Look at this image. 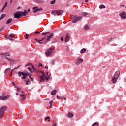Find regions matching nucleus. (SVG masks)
Here are the masks:
<instances>
[{
  "mask_svg": "<svg viewBox=\"0 0 126 126\" xmlns=\"http://www.w3.org/2000/svg\"><path fill=\"white\" fill-rule=\"evenodd\" d=\"M51 13L53 15H54V16H57V15L59 16H62L63 14V10H54V11H52L51 12Z\"/></svg>",
  "mask_w": 126,
  "mask_h": 126,
  "instance_id": "f257e3e1",
  "label": "nucleus"
},
{
  "mask_svg": "<svg viewBox=\"0 0 126 126\" xmlns=\"http://www.w3.org/2000/svg\"><path fill=\"white\" fill-rule=\"evenodd\" d=\"M72 22L73 23H76V22H78V21H80L82 18V16H72Z\"/></svg>",
  "mask_w": 126,
  "mask_h": 126,
  "instance_id": "f03ea898",
  "label": "nucleus"
},
{
  "mask_svg": "<svg viewBox=\"0 0 126 126\" xmlns=\"http://www.w3.org/2000/svg\"><path fill=\"white\" fill-rule=\"evenodd\" d=\"M7 110V107L3 106L0 109V119H2V116L4 115V113Z\"/></svg>",
  "mask_w": 126,
  "mask_h": 126,
  "instance_id": "7ed1b4c3",
  "label": "nucleus"
},
{
  "mask_svg": "<svg viewBox=\"0 0 126 126\" xmlns=\"http://www.w3.org/2000/svg\"><path fill=\"white\" fill-rule=\"evenodd\" d=\"M18 76H20V77L22 75L23 77L22 78V79L24 80V79H26V76H28V72H27V73H25L23 72L19 71L18 72Z\"/></svg>",
  "mask_w": 126,
  "mask_h": 126,
  "instance_id": "20e7f679",
  "label": "nucleus"
},
{
  "mask_svg": "<svg viewBox=\"0 0 126 126\" xmlns=\"http://www.w3.org/2000/svg\"><path fill=\"white\" fill-rule=\"evenodd\" d=\"M53 52H54V49H53L51 48H49L46 50V51L45 52V55L47 57H50V56H52V55L53 54Z\"/></svg>",
  "mask_w": 126,
  "mask_h": 126,
  "instance_id": "39448f33",
  "label": "nucleus"
},
{
  "mask_svg": "<svg viewBox=\"0 0 126 126\" xmlns=\"http://www.w3.org/2000/svg\"><path fill=\"white\" fill-rule=\"evenodd\" d=\"M22 16H23V15L21 11H18L14 14V18H17V19H19L20 17H22Z\"/></svg>",
  "mask_w": 126,
  "mask_h": 126,
  "instance_id": "423d86ee",
  "label": "nucleus"
},
{
  "mask_svg": "<svg viewBox=\"0 0 126 126\" xmlns=\"http://www.w3.org/2000/svg\"><path fill=\"white\" fill-rule=\"evenodd\" d=\"M2 55H3L4 56H5V57H6V60L10 61V63H12L11 62H14V60L13 59H10L7 58V57H9V56H10L9 53L6 52L4 53H2Z\"/></svg>",
  "mask_w": 126,
  "mask_h": 126,
  "instance_id": "0eeeda50",
  "label": "nucleus"
},
{
  "mask_svg": "<svg viewBox=\"0 0 126 126\" xmlns=\"http://www.w3.org/2000/svg\"><path fill=\"white\" fill-rule=\"evenodd\" d=\"M82 63H83V59H82V58H78L76 60L75 64H76V65H79V64H81Z\"/></svg>",
  "mask_w": 126,
  "mask_h": 126,
  "instance_id": "6e6552de",
  "label": "nucleus"
},
{
  "mask_svg": "<svg viewBox=\"0 0 126 126\" xmlns=\"http://www.w3.org/2000/svg\"><path fill=\"white\" fill-rule=\"evenodd\" d=\"M33 11L32 12H33V13H36V12H38V11H41L42 10H43V8H39L38 7H34L33 8Z\"/></svg>",
  "mask_w": 126,
  "mask_h": 126,
  "instance_id": "1a4fd4ad",
  "label": "nucleus"
},
{
  "mask_svg": "<svg viewBox=\"0 0 126 126\" xmlns=\"http://www.w3.org/2000/svg\"><path fill=\"white\" fill-rule=\"evenodd\" d=\"M21 92L22 93H23V94H20V96L21 97H22L21 98L22 101H24V100L26 99V95H25V93H24L23 91H21Z\"/></svg>",
  "mask_w": 126,
  "mask_h": 126,
  "instance_id": "9d476101",
  "label": "nucleus"
},
{
  "mask_svg": "<svg viewBox=\"0 0 126 126\" xmlns=\"http://www.w3.org/2000/svg\"><path fill=\"white\" fill-rule=\"evenodd\" d=\"M119 16H120L122 19H126V14L125 12H122L120 14Z\"/></svg>",
  "mask_w": 126,
  "mask_h": 126,
  "instance_id": "9b49d317",
  "label": "nucleus"
},
{
  "mask_svg": "<svg viewBox=\"0 0 126 126\" xmlns=\"http://www.w3.org/2000/svg\"><path fill=\"white\" fill-rule=\"evenodd\" d=\"M54 37V33H51L49 36H47V42H50V40Z\"/></svg>",
  "mask_w": 126,
  "mask_h": 126,
  "instance_id": "f8f14e48",
  "label": "nucleus"
},
{
  "mask_svg": "<svg viewBox=\"0 0 126 126\" xmlns=\"http://www.w3.org/2000/svg\"><path fill=\"white\" fill-rule=\"evenodd\" d=\"M0 100H2V101H4L5 100H8V96H0Z\"/></svg>",
  "mask_w": 126,
  "mask_h": 126,
  "instance_id": "ddd939ff",
  "label": "nucleus"
},
{
  "mask_svg": "<svg viewBox=\"0 0 126 126\" xmlns=\"http://www.w3.org/2000/svg\"><path fill=\"white\" fill-rule=\"evenodd\" d=\"M69 38H70V36L69 35V34L66 33V38L65 39V43L68 42V41L69 40Z\"/></svg>",
  "mask_w": 126,
  "mask_h": 126,
  "instance_id": "4468645a",
  "label": "nucleus"
},
{
  "mask_svg": "<svg viewBox=\"0 0 126 126\" xmlns=\"http://www.w3.org/2000/svg\"><path fill=\"white\" fill-rule=\"evenodd\" d=\"M114 77H116L117 78H119V76H120V72L119 71H117L115 73Z\"/></svg>",
  "mask_w": 126,
  "mask_h": 126,
  "instance_id": "2eb2a0df",
  "label": "nucleus"
},
{
  "mask_svg": "<svg viewBox=\"0 0 126 126\" xmlns=\"http://www.w3.org/2000/svg\"><path fill=\"white\" fill-rule=\"evenodd\" d=\"M21 12L23 16H25L27 15V14H28V12H27V10H25L24 12Z\"/></svg>",
  "mask_w": 126,
  "mask_h": 126,
  "instance_id": "dca6fc26",
  "label": "nucleus"
},
{
  "mask_svg": "<svg viewBox=\"0 0 126 126\" xmlns=\"http://www.w3.org/2000/svg\"><path fill=\"white\" fill-rule=\"evenodd\" d=\"M57 99H58V100H61V99H64V100L65 101H66V98L63 97V96H59V95H57Z\"/></svg>",
  "mask_w": 126,
  "mask_h": 126,
  "instance_id": "f3484780",
  "label": "nucleus"
},
{
  "mask_svg": "<svg viewBox=\"0 0 126 126\" xmlns=\"http://www.w3.org/2000/svg\"><path fill=\"white\" fill-rule=\"evenodd\" d=\"M112 80L113 83H116V82H117V80H118V78L114 76Z\"/></svg>",
  "mask_w": 126,
  "mask_h": 126,
  "instance_id": "a211bd4d",
  "label": "nucleus"
},
{
  "mask_svg": "<svg viewBox=\"0 0 126 126\" xmlns=\"http://www.w3.org/2000/svg\"><path fill=\"white\" fill-rule=\"evenodd\" d=\"M56 93H57V90H53L51 92V95H52L53 96H55V95H56Z\"/></svg>",
  "mask_w": 126,
  "mask_h": 126,
  "instance_id": "6ab92c4d",
  "label": "nucleus"
},
{
  "mask_svg": "<svg viewBox=\"0 0 126 126\" xmlns=\"http://www.w3.org/2000/svg\"><path fill=\"white\" fill-rule=\"evenodd\" d=\"M7 6V2H6L5 3V4H4V6H3V7L2 8V9H1V12H2V11H3V10H4V9H5V7H6Z\"/></svg>",
  "mask_w": 126,
  "mask_h": 126,
  "instance_id": "aec40b11",
  "label": "nucleus"
},
{
  "mask_svg": "<svg viewBox=\"0 0 126 126\" xmlns=\"http://www.w3.org/2000/svg\"><path fill=\"white\" fill-rule=\"evenodd\" d=\"M86 52V49L85 48H83L81 50L80 53L81 54H84Z\"/></svg>",
  "mask_w": 126,
  "mask_h": 126,
  "instance_id": "412c9836",
  "label": "nucleus"
},
{
  "mask_svg": "<svg viewBox=\"0 0 126 126\" xmlns=\"http://www.w3.org/2000/svg\"><path fill=\"white\" fill-rule=\"evenodd\" d=\"M11 21H12V19L10 18L6 22V24H9L10 23H11Z\"/></svg>",
  "mask_w": 126,
  "mask_h": 126,
  "instance_id": "4be33fe9",
  "label": "nucleus"
},
{
  "mask_svg": "<svg viewBox=\"0 0 126 126\" xmlns=\"http://www.w3.org/2000/svg\"><path fill=\"white\" fill-rule=\"evenodd\" d=\"M27 69L30 71V72H31V73H33V72H34V70L30 67H28Z\"/></svg>",
  "mask_w": 126,
  "mask_h": 126,
  "instance_id": "5701e85b",
  "label": "nucleus"
},
{
  "mask_svg": "<svg viewBox=\"0 0 126 126\" xmlns=\"http://www.w3.org/2000/svg\"><path fill=\"white\" fill-rule=\"evenodd\" d=\"M31 66H32L33 71H34L35 72H37V69H36V68H35V67L33 66V65L31 64Z\"/></svg>",
  "mask_w": 126,
  "mask_h": 126,
  "instance_id": "b1692460",
  "label": "nucleus"
},
{
  "mask_svg": "<svg viewBox=\"0 0 126 126\" xmlns=\"http://www.w3.org/2000/svg\"><path fill=\"white\" fill-rule=\"evenodd\" d=\"M68 117L69 118H73V117H74V115L71 113H68Z\"/></svg>",
  "mask_w": 126,
  "mask_h": 126,
  "instance_id": "393cba45",
  "label": "nucleus"
},
{
  "mask_svg": "<svg viewBox=\"0 0 126 126\" xmlns=\"http://www.w3.org/2000/svg\"><path fill=\"white\" fill-rule=\"evenodd\" d=\"M6 16L5 14H2L0 17V20H1L2 19H3L4 18V17Z\"/></svg>",
  "mask_w": 126,
  "mask_h": 126,
  "instance_id": "a878e982",
  "label": "nucleus"
},
{
  "mask_svg": "<svg viewBox=\"0 0 126 126\" xmlns=\"http://www.w3.org/2000/svg\"><path fill=\"white\" fill-rule=\"evenodd\" d=\"M10 70H11V68L6 69L4 71V73H7V72H8L9 71H10Z\"/></svg>",
  "mask_w": 126,
  "mask_h": 126,
  "instance_id": "bb28decb",
  "label": "nucleus"
},
{
  "mask_svg": "<svg viewBox=\"0 0 126 126\" xmlns=\"http://www.w3.org/2000/svg\"><path fill=\"white\" fill-rule=\"evenodd\" d=\"M84 29L85 30H88V29H89V26L87 25H85Z\"/></svg>",
  "mask_w": 126,
  "mask_h": 126,
  "instance_id": "cd10ccee",
  "label": "nucleus"
},
{
  "mask_svg": "<svg viewBox=\"0 0 126 126\" xmlns=\"http://www.w3.org/2000/svg\"><path fill=\"white\" fill-rule=\"evenodd\" d=\"M99 8H100V9H102L103 8H106V6H105V5H100L99 6Z\"/></svg>",
  "mask_w": 126,
  "mask_h": 126,
  "instance_id": "c85d7f7f",
  "label": "nucleus"
},
{
  "mask_svg": "<svg viewBox=\"0 0 126 126\" xmlns=\"http://www.w3.org/2000/svg\"><path fill=\"white\" fill-rule=\"evenodd\" d=\"M48 34H50V32H44L42 34L43 36H47Z\"/></svg>",
  "mask_w": 126,
  "mask_h": 126,
  "instance_id": "c756f323",
  "label": "nucleus"
},
{
  "mask_svg": "<svg viewBox=\"0 0 126 126\" xmlns=\"http://www.w3.org/2000/svg\"><path fill=\"white\" fill-rule=\"evenodd\" d=\"M82 15L83 16H87V15H88V13H86V12H84L82 13Z\"/></svg>",
  "mask_w": 126,
  "mask_h": 126,
  "instance_id": "7c9ffc66",
  "label": "nucleus"
},
{
  "mask_svg": "<svg viewBox=\"0 0 126 126\" xmlns=\"http://www.w3.org/2000/svg\"><path fill=\"white\" fill-rule=\"evenodd\" d=\"M48 120V122H51V120H50V117H47L45 118V121H47Z\"/></svg>",
  "mask_w": 126,
  "mask_h": 126,
  "instance_id": "2f4dec72",
  "label": "nucleus"
},
{
  "mask_svg": "<svg viewBox=\"0 0 126 126\" xmlns=\"http://www.w3.org/2000/svg\"><path fill=\"white\" fill-rule=\"evenodd\" d=\"M40 72L42 74V76H44V77L46 76V74H45V72L41 71Z\"/></svg>",
  "mask_w": 126,
  "mask_h": 126,
  "instance_id": "473e14b6",
  "label": "nucleus"
},
{
  "mask_svg": "<svg viewBox=\"0 0 126 126\" xmlns=\"http://www.w3.org/2000/svg\"><path fill=\"white\" fill-rule=\"evenodd\" d=\"M26 85H29V84H31V81H26Z\"/></svg>",
  "mask_w": 126,
  "mask_h": 126,
  "instance_id": "72a5a7b5",
  "label": "nucleus"
},
{
  "mask_svg": "<svg viewBox=\"0 0 126 126\" xmlns=\"http://www.w3.org/2000/svg\"><path fill=\"white\" fill-rule=\"evenodd\" d=\"M20 67V66H18L17 67V68H15L14 69H13L11 72V75H12V72L13 71V70H15V69H17V68H18Z\"/></svg>",
  "mask_w": 126,
  "mask_h": 126,
  "instance_id": "f704fd0d",
  "label": "nucleus"
},
{
  "mask_svg": "<svg viewBox=\"0 0 126 126\" xmlns=\"http://www.w3.org/2000/svg\"><path fill=\"white\" fill-rule=\"evenodd\" d=\"M37 2H38V3H43V1L42 0H37Z\"/></svg>",
  "mask_w": 126,
  "mask_h": 126,
  "instance_id": "c9c22d12",
  "label": "nucleus"
},
{
  "mask_svg": "<svg viewBox=\"0 0 126 126\" xmlns=\"http://www.w3.org/2000/svg\"><path fill=\"white\" fill-rule=\"evenodd\" d=\"M29 37V34H26V36H25V39H26V40H27V39H28Z\"/></svg>",
  "mask_w": 126,
  "mask_h": 126,
  "instance_id": "e433bc0d",
  "label": "nucleus"
},
{
  "mask_svg": "<svg viewBox=\"0 0 126 126\" xmlns=\"http://www.w3.org/2000/svg\"><path fill=\"white\" fill-rule=\"evenodd\" d=\"M56 3V0H53L50 2V4H55Z\"/></svg>",
  "mask_w": 126,
  "mask_h": 126,
  "instance_id": "4c0bfd02",
  "label": "nucleus"
},
{
  "mask_svg": "<svg viewBox=\"0 0 126 126\" xmlns=\"http://www.w3.org/2000/svg\"><path fill=\"white\" fill-rule=\"evenodd\" d=\"M49 104H50V108H52V105H53V100L50 101L49 102Z\"/></svg>",
  "mask_w": 126,
  "mask_h": 126,
  "instance_id": "58836bf2",
  "label": "nucleus"
},
{
  "mask_svg": "<svg viewBox=\"0 0 126 126\" xmlns=\"http://www.w3.org/2000/svg\"><path fill=\"white\" fill-rule=\"evenodd\" d=\"M94 125L95 126H99V122H95L94 123Z\"/></svg>",
  "mask_w": 126,
  "mask_h": 126,
  "instance_id": "ea45409f",
  "label": "nucleus"
},
{
  "mask_svg": "<svg viewBox=\"0 0 126 126\" xmlns=\"http://www.w3.org/2000/svg\"><path fill=\"white\" fill-rule=\"evenodd\" d=\"M66 50L67 52H69V47H68V46L67 45L66 46Z\"/></svg>",
  "mask_w": 126,
  "mask_h": 126,
  "instance_id": "a19ab883",
  "label": "nucleus"
},
{
  "mask_svg": "<svg viewBox=\"0 0 126 126\" xmlns=\"http://www.w3.org/2000/svg\"><path fill=\"white\" fill-rule=\"evenodd\" d=\"M39 81L40 82H44V81H45V79H40Z\"/></svg>",
  "mask_w": 126,
  "mask_h": 126,
  "instance_id": "79ce46f5",
  "label": "nucleus"
},
{
  "mask_svg": "<svg viewBox=\"0 0 126 126\" xmlns=\"http://www.w3.org/2000/svg\"><path fill=\"white\" fill-rule=\"evenodd\" d=\"M45 78L46 80H49L50 79V76H49L48 77L45 76Z\"/></svg>",
  "mask_w": 126,
  "mask_h": 126,
  "instance_id": "37998d69",
  "label": "nucleus"
},
{
  "mask_svg": "<svg viewBox=\"0 0 126 126\" xmlns=\"http://www.w3.org/2000/svg\"><path fill=\"white\" fill-rule=\"evenodd\" d=\"M16 88L17 89V91H18V92H20V88L18 87H16Z\"/></svg>",
  "mask_w": 126,
  "mask_h": 126,
  "instance_id": "c03bdc74",
  "label": "nucleus"
},
{
  "mask_svg": "<svg viewBox=\"0 0 126 126\" xmlns=\"http://www.w3.org/2000/svg\"><path fill=\"white\" fill-rule=\"evenodd\" d=\"M9 37H10V38H14V34H10Z\"/></svg>",
  "mask_w": 126,
  "mask_h": 126,
  "instance_id": "a18cd8bd",
  "label": "nucleus"
},
{
  "mask_svg": "<svg viewBox=\"0 0 126 126\" xmlns=\"http://www.w3.org/2000/svg\"><path fill=\"white\" fill-rule=\"evenodd\" d=\"M34 34H40V32L36 31L34 32Z\"/></svg>",
  "mask_w": 126,
  "mask_h": 126,
  "instance_id": "49530a36",
  "label": "nucleus"
},
{
  "mask_svg": "<svg viewBox=\"0 0 126 126\" xmlns=\"http://www.w3.org/2000/svg\"><path fill=\"white\" fill-rule=\"evenodd\" d=\"M39 77L40 79H45L44 78L45 77L44 76H39Z\"/></svg>",
  "mask_w": 126,
  "mask_h": 126,
  "instance_id": "de8ad7c7",
  "label": "nucleus"
},
{
  "mask_svg": "<svg viewBox=\"0 0 126 126\" xmlns=\"http://www.w3.org/2000/svg\"><path fill=\"white\" fill-rule=\"evenodd\" d=\"M45 39V37L43 38L41 40H39L38 41V42H42V41H43Z\"/></svg>",
  "mask_w": 126,
  "mask_h": 126,
  "instance_id": "09e8293b",
  "label": "nucleus"
},
{
  "mask_svg": "<svg viewBox=\"0 0 126 126\" xmlns=\"http://www.w3.org/2000/svg\"><path fill=\"white\" fill-rule=\"evenodd\" d=\"M39 66H41V67H43V65L41 63H39Z\"/></svg>",
  "mask_w": 126,
  "mask_h": 126,
  "instance_id": "8fccbe9b",
  "label": "nucleus"
},
{
  "mask_svg": "<svg viewBox=\"0 0 126 126\" xmlns=\"http://www.w3.org/2000/svg\"><path fill=\"white\" fill-rule=\"evenodd\" d=\"M38 43H39V44H46V42H38Z\"/></svg>",
  "mask_w": 126,
  "mask_h": 126,
  "instance_id": "3c124183",
  "label": "nucleus"
},
{
  "mask_svg": "<svg viewBox=\"0 0 126 126\" xmlns=\"http://www.w3.org/2000/svg\"><path fill=\"white\" fill-rule=\"evenodd\" d=\"M28 76H29V78H30V79L32 78V77H31V74H29V73H28Z\"/></svg>",
  "mask_w": 126,
  "mask_h": 126,
  "instance_id": "603ef678",
  "label": "nucleus"
},
{
  "mask_svg": "<svg viewBox=\"0 0 126 126\" xmlns=\"http://www.w3.org/2000/svg\"><path fill=\"white\" fill-rule=\"evenodd\" d=\"M61 41H63V37H62L61 38Z\"/></svg>",
  "mask_w": 126,
  "mask_h": 126,
  "instance_id": "864d4df0",
  "label": "nucleus"
},
{
  "mask_svg": "<svg viewBox=\"0 0 126 126\" xmlns=\"http://www.w3.org/2000/svg\"><path fill=\"white\" fill-rule=\"evenodd\" d=\"M51 63H52L53 64H54V63H55V61L53 60V61L51 62Z\"/></svg>",
  "mask_w": 126,
  "mask_h": 126,
  "instance_id": "5fc2aeb1",
  "label": "nucleus"
},
{
  "mask_svg": "<svg viewBox=\"0 0 126 126\" xmlns=\"http://www.w3.org/2000/svg\"><path fill=\"white\" fill-rule=\"evenodd\" d=\"M27 12H28V13H29V12H30V9H28L27 10Z\"/></svg>",
  "mask_w": 126,
  "mask_h": 126,
  "instance_id": "6e6d98bb",
  "label": "nucleus"
},
{
  "mask_svg": "<svg viewBox=\"0 0 126 126\" xmlns=\"http://www.w3.org/2000/svg\"><path fill=\"white\" fill-rule=\"evenodd\" d=\"M10 37H6V39H8L9 40H10Z\"/></svg>",
  "mask_w": 126,
  "mask_h": 126,
  "instance_id": "4d7b16f0",
  "label": "nucleus"
},
{
  "mask_svg": "<svg viewBox=\"0 0 126 126\" xmlns=\"http://www.w3.org/2000/svg\"><path fill=\"white\" fill-rule=\"evenodd\" d=\"M57 126V124H56V123H54L53 124L52 126Z\"/></svg>",
  "mask_w": 126,
  "mask_h": 126,
  "instance_id": "13d9d810",
  "label": "nucleus"
},
{
  "mask_svg": "<svg viewBox=\"0 0 126 126\" xmlns=\"http://www.w3.org/2000/svg\"><path fill=\"white\" fill-rule=\"evenodd\" d=\"M45 69H48V66H45Z\"/></svg>",
  "mask_w": 126,
  "mask_h": 126,
  "instance_id": "bf43d9fd",
  "label": "nucleus"
},
{
  "mask_svg": "<svg viewBox=\"0 0 126 126\" xmlns=\"http://www.w3.org/2000/svg\"><path fill=\"white\" fill-rule=\"evenodd\" d=\"M10 41H14V39L11 38H10Z\"/></svg>",
  "mask_w": 126,
  "mask_h": 126,
  "instance_id": "052dcab7",
  "label": "nucleus"
},
{
  "mask_svg": "<svg viewBox=\"0 0 126 126\" xmlns=\"http://www.w3.org/2000/svg\"><path fill=\"white\" fill-rule=\"evenodd\" d=\"M113 38H111L110 40H109V42H111V41H112L113 40Z\"/></svg>",
  "mask_w": 126,
  "mask_h": 126,
  "instance_id": "680f3d73",
  "label": "nucleus"
},
{
  "mask_svg": "<svg viewBox=\"0 0 126 126\" xmlns=\"http://www.w3.org/2000/svg\"><path fill=\"white\" fill-rule=\"evenodd\" d=\"M46 75H48L49 74V73L48 72H46Z\"/></svg>",
  "mask_w": 126,
  "mask_h": 126,
  "instance_id": "e2e57ef3",
  "label": "nucleus"
},
{
  "mask_svg": "<svg viewBox=\"0 0 126 126\" xmlns=\"http://www.w3.org/2000/svg\"><path fill=\"white\" fill-rule=\"evenodd\" d=\"M12 1H13V0H10V3H12Z\"/></svg>",
  "mask_w": 126,
  "mask_h": 126,
  "instance_id": "0e129e2a",
  "label": "nucleus"
},
{
  "mask_svg": "<svg viewBox=\"0 0 126 126\" xmlns=\"http://www.w3.org/2000/svg\"><path fill=\"white\" fill-rule=\"evenodd\" d=\"M124 82H126V79H124Z\"/></svg>",
  "mask_w": 126,
  "mask_h": 126,
  "instance_id": "69168bd1",
  "label": "nucleus"
},
{
  "mask_svg": "<svg viewBox=\"0 0 126 126\" xmlns=\"http://www.w3.org/2000/svg\"><path fill=\"white\" fill-rule=\"evenodd\" d=\"M12 84H13V85H15V82H13Z\"/></svg>",
  "mask_w": 126,
  "mask_h": 126,
  "instance_id": "338daca9",
  "label": "nucleus"
},
{
  "mask_svg": "<svg viewBox=\"0 0 126 126\" xmlns=\"http://www.w3.org/2000/svg\"><path fill=\"white\" fill-rule=\"evenodd\" d=\"M30 79H31L32 81H33V79L32 77L31 78H30Z\"/></svg>",
  "mask_w": 126,
  "mask_h": 126,
  "instance_id": "774afa93",
  "label": "nucleus"
}]
</instances>
